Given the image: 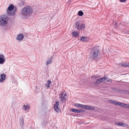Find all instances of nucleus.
Returning <instances> with one entry per match:
<instances>
[{"mask_svg":"<svg viewBox=\"0 0 129 129\" xmlns=\"http://www.w3.org/2000/svg\"><path fill=\"white\" fill-rule=\"evenodd\" d=\"M14 7L13 5H10L6 10V13L9 16H14L15 14L16 10L14 9Z\"/></svg>","mask_w":129,"mask_h":129,"instance_id":"obj_4","label":"nucleus"},{"mask_svg":"<svg viewBox=\"0 0 129 129\" xmlns=\"http://www.w3.org/2000/svg\"><path fill=\"white\" fill-rule=\"evenodd\" d=\"M73 36L74 37H77L79 36V33L76 31H74L72 33Z\"/></svg>","mask_w":129,"mask_h":129,"instance_id":"obj_21","label":"nucleus"},{"mask_svg":"<svg viewBox=\"0 0 129 129\" xmlns=\"http://www.w3.org/2000/svg\"><path fill=\"white\" fill-rule=\"evenodd\" d=\"M80 41L83 42H86L87 41V38L85 37H82L80 38Z\"/></svg>","mask_w":129,"mask_h":129,"instance_id":"obj_23","label":"nucleus"},{"mask_svg":"<svg viewBox=\"0 0 129 129\" xmlns=\"http://www.w3.org/2000/svg\"><path fill=\"white\" fill-rule=\"evenodd\" d=\"M53 59V57H51L49 58L47 60L46 62V65H48L51 63Z\"/></svg>","mask_w":129,"mask_h":129,"instance_id":"obj_16","label":"nucleus"},{"mask_svg":"<svg viewBox=\"0 0 129 129\" xmlns=\"http://www.w3.org/2000/svg\"><path fill=\"white\" fill-rule=\"evenodd\" d=\"M70 111L71 112H73L75 113H79L80 112H84V111L83 110L77 109L74 108L71 109H70Z\"/></svg>","mask_w":129,"mask_h":129,"instance_id":"obj_9","label":"nucleus"},{"mask_svg":"<svg viewBox=\"0 0 129 129\" xmlns=\"http://www.w3.org/2000/svg\"><path fill=\"white\" fill-rule=\"evenodd\" d=\"M76 27L77 28V29L81 30L84 29L85 27V24L83 23L81 25H80L78 22H77L76 24Z\"/></svg>","mask_w":129,"mask_h":129,"instance_id":"obj_6","label":"nucleus"},{"mask_svg":"<svg viewBox=\"0 0 129 129\" xmlns=\"http://www.w3.org/2000/svg\"><path fill=\"white\" fill-rule=\"evenodd\" d=\"M51 81L49 80L47 81V83L45 84V86L47 88H49L50 87V85L51 83Z\"/></svg>","mask_w":129,"mask_h":129,"instance_id":"obj_22","label":"nucleus"},{"mask_svg":"<svg viewBox=\"0 0 129 129\" xmlns=\"http://www.w3.org/2000/svg\"><path fill=\"white\" fill-rule=\"evenodd\" d=\"M109 101L112 103H113V104L116 105L117 106H119V102L116 101H114L113 100H109Z\"/></svg>","mask_w":129,"mask_h":129,"instance_id":"obj_18","label":"nucleus"},{"mask_svg":"<svg viewBox=\"0 0 129 129\" xmlns=\"http://www.w3.org/2000/svg\"><path fill=\"white\" fill-rule=\"evenodd\" d=\"M9 18L7 15L3 14L0 16V26L4 27L8 24Z\"/></svg>","mask_w":129,"mask_h":129,"instance_id":"obj_3","label":"nucleus"},{"mask_svg":"<svg viewBox=\"0 0 129 129\" xmlns=\"http://www.w3.org/2000/svg\"><path fill=\"white\" fill-rule=\"evenodd\" d=\"M83 106V108L85 109H86L88 110H93L94 109V108L93 107L88 105H84Z\"/></svg>","mask_w":129,"mask_h":129,"instance_id":"obj_13","label":"nucleus"},{"mask_svg":"<svg viewBox=\"0 0 129 129\" xmlns=\"http://www.w3.org/2000/svg\"><path fill=\"white\" fill-rule=\"evenodd\" d=\"M96 76H93V77H92L93 78H96Z\"/></svg>","mask_w":129,"mask_h":129,"instance_id":"obj_27","label":"nucleus"},{"mask_svg":"<svg viewBox=\"0 0 129 129\" xmlns=\"http://www.w3.org/2000/svg\"><path fill=\"white\" fill-rule=\"evenodd\" d=\"M121 65L122 66H124L126 67H129V63H121Z\"/></svg>","mask_w":129,"mask_h":129,"instance_id":"obj_24","label":"nucleus"},{"mask_svg":"<svg viewBox=\"0 0 129 129\" xmlns=\"http://www.w3.org/2000/svg\"><path fill=\"white\" fill-rule=\"evenodd\" d=\"M6 75L4 74H2L0 75L1 78L0 79V82H3L6 78Z\"/></svg>","mask_w":129,"mask_h":129,"instance_id":"obj_11","label":"nucleus"},{"mask_svg":"<svg viewBox=\"0 0 129 129\" xmlns=\"http://www.w3.org/2000/svg\"><path fill=\"white\" fill-rule=\"evenodd\" d=\"M78 14L79 16H82L83 14V13L82 11H80L78 12Z\"/></svg>","mask_w":129,"mask_h":129,"instance_id":"obj_25","label":"nucleus"},{"mask_svg":"<svg viewBox=\"0 0 129 129\" xmlns=\"http://www.w3.org/2000/svg\"><path fill=\"white\" fill-rule=\"evenodd\" d=\"M24 37L23 35L21 34H19L17 36V39L18 40H22Z\"/></svg>","mask_w":129,"mask_h":129,"instance_id":"obj_15","label":"nucleus"},{"mask_svg":"<svg viewBox=\"0 0 129 129\" xmlns=\"http://www.w3.org/2000/svg\"><path fill=\"white\" fill-rule=\"evenodd\" d=\"M19 122L21 127H22L24 124L23 119V117L21 118L20 119Z\"/></svg>","mask_w":129,"mask_h":129,"instance_id":"obj_20","label":"nucleus"},{"mask_svg":"<svg viewBox=\"0 0 129 129\" xmlns=\"http://www.w3.org/2000/svg\"><path fill=\"white\" fill-rule=\"evenodd\" d=\"M59 98L61 101H65L67 98V94L64 92L62 93L59 95Z\"/></svg>","mask_w":129,"mask_h":129,"instance_id":"obj_5","label":"nucleus"},{"mask_svg":"<svg viewBox=\"0 0 129 129\" xmlns=\"http://www.w3.org/2000/svg\"><path fill=\"white\" fill-rule=\"evenodd\" d=\"M127 33H129V30H128L127 31Z\"/></svg>","mask_w":129,"mask_h":129,"instance_id":"obj_28","label":"nucleus"},{"mask_svg":"<svg viewBox=\"0 0 129 129\" xmlns=\"http://www.w3.org/2000/svg\"><path fill=\"white\" fill-rule=\"evenodd\" d=\"M6 60L4 55L3 54H0V64H3Z\"/></svg>","mask_w":129,"mask_h":129,"instance_id":"obj_10","label":"nucleus"},{"mask_svg":"<svg viewBox=\"0 0 129 129\" xmlns=\"http://www.w3.org/2000/svg\"><path fill=\"white\" fill-rule=\"evenodd\" d=\"M59 102L58 101H56L54 106V109L55 111L57 112H59L60 111V109L59 107Z\"/></svg>","mask_w":129,"mask_h":129,"instance_id":"obj_7","label":"nucleus"},{"mask_svg":"<svg viewBox=\"0 0 129 129\" xmlns=\"http://www.w3.org/2000/svg\"><path fill=\"white\" fill-rule=\"evenodd\" d=\"M106 79H107V78L104 77L97 80L96 81V82L97 83H99L101 82L104 81Z\"/></svg>","mask_w":129,"mask_h":129,"instance_id":"obj_12","label":"nucleus"},{"mask_svg":"<svg viewBox=\"0 0 129 129\" xmlns=\"http://www.w3.org/2000/svg\"><path fill=\"white\" fill-rule=\"evenodd\" d=\"M120 1L122 2H125L127 0H120Z\"/></svg>","mask_w":129,"mask_h":129,"instance_id":"obj_26","label":"nucleus"},{"mask_svg":"<svg viewBox=\"0 0 129 129\" xmlns=\"http://www.w3.org/2000/svg\"><path fill=\"white\" fill-rule=\"evenodd\" d=\"M33 9L31 7L26 6L24 7L20 11V14L23 18H26L31 14Z\"/></svg>","mask_w":129,"mask_h":129,"instance_id":"obj_1","label":"nucleus"},{"mask_svg":"<svg viewBox=\"0 0 129 129\" xmlns=\"http://www.w3.org/2000/svg\"><path fill=\"white\" fill-rule=\"evenodd\" d=\"M74 106L76 107L79 108H83V105H82L78 103H76L74 104Z\"/></svg>","mask_w":129,"mask_h":129,"instance_id":"obj_19","label":"nucleus"},{"mask_svg":"<svg viewBox=\"0 0 129 129\" xmlns=\"http://www.w3.org/2000/svg\"><path fill=\"white\" fill-rule=\"evenodd\" d=\"M119 106H120L122 107H124L125 108H129V105L128 104H125L124 103L119 102Z\"/></svg>","mask_w":129,"mask_h":129,"instance_id":"obj_14","label":"nucleus"},{"mask_svg":"<svg viewBox=\"0 0 129 129\" xmlns=\"http://www.w3.org/2000/svg\"><path fill=\"white\" fill-rule=\"evenodd\" d=\"M29 107V106L28 105H24L23 106V109L25 111L28 110Z\"/></svg>","mask_w":129,"mask_h":129,"instance_id":"obj_17","label":"nucleus"},{"mask_svg":"<svg viewBox=\"0 0 129 129\" xmlns=\"http://www.w3.org/2000/svg\"><path fill=\"white\" fill-rule=\"evenodd\" d=\"M99 52V47L97 46H95L91 50L90 54V57L92 59H95L98 55Z\"/></svg>","mask_w":129,"mask_h":129,"instance_id":"obj_2","label":"nucleus"},{"mask_svg":"<svg viewBox=\"0 0 129 129\" xmlns=\"http://www.w3.org/2000/svg\"><path fill=\"white\" fill-rule=\"evenodd\" d=\"M115 123L117 126H122L124 127H127L128 126V124L124 123L122 122H115Z\"/></svg>","mask_w":129,"mask_h":129,"instance_id":"obj_8","label":"nucleus"}]
</instances>
